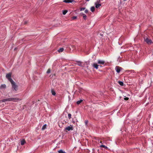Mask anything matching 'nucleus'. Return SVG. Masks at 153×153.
<instances>
[{
    "instance_id": "obj_1",
    "label": "nucleus",
    "mask_w": 153,
    "mask_h": 153,
    "mask_svg": "<svg viewBox=\"0 0 153 153\" xmlns=\"http://www.w3.org/2000/svg\"><path fill=\"white\" fill-rule=\"evenodd\" d=\"M10 82L12 85V88L15 91H16L18 90V86L13 81Z\"/></svg>"
},
{
    "instance_id": "obj_2",
    "label": "nucleus",
    "mask_w": 153,
    "mask_h": 153,
    "mask_svg": "<svg viewBox=\"0 0 153 153\" xmlns=\"http://www.w3.org/2000/svg\"><path fill=\"white\" fill-rule=\"evenodd\" d=\"M144 40L148 44L150 45L152 43L151 40L147 37L144 38Z\"/></svg>"
},
{
    "instance_id": "obj_3",
    "label": "nucleus",
    "mask_w": 153,
    "mask_h": 153,
    "mask_svg": "<svg viewBox=\"0 0 153 153\" xmlns=\"http://www.w3.org/2000/svg\"><path fill=\"white\" fill-rule=\"evenodd\" d=\"M11 73L7 74H6V77L10 82H12L13 81L11 79Z\"/></svg>"
},
{
    "instance_id": "obj_4",
    "label": "nucleus",
    "mask_w": 153,
    "mask_h": 153,
    "mask_svg": "<svg viewBox=\"0 0 153 153\" xmlns=\"http://www.w3.org/2000/svg\"><path fill=\"white\" fill-rule=\"evenodd\" d=\"M10 101H13L14 102H16L19 101L21 100V99L17 98H10Z\"/></svg>"
},
{
    "instance_id": "obj_5",
    "label": "nucleus",
    "mask_w": 153,
    "mask_h": 153,
    "mask_svg": "<svg viewBox=\"0 0 153 153\" xmlns=\"http://www.w3.org/2000/svg\"><path fill=\"white\" fill-rule=\"evenodd\" d=\"M121 69V68L119 66H116L115 67V70H116V71L117 72V73H119L120 72Z\"/></svg>"
},
{
    "instance_id": "obj_6",
    "label": "nucleus",
    "mask_w": 153,
    "mask_h": 153,
    "mask_svg": "<svg viewBox=\"0 0 153 153\" xmlns=\"http://www.w3.org/2000/svg\"><path fill=\"white\" fill-rule=\"evenodd\" d=\"M6 85L5 84H2L0 86V89L4 90L6 88Z\"/></svg>"
},
{
    "instance_id": "obj_7",
    "label": "nucleus",
    "mask_w": 153,
    "mask_h": 153,
    "mask_svg": "<svg viewBox=\"0 0 153 153\" xmlns=\"http://www.w3.org/2000/svg\"><path fill=\"white\" fill-rule=\"evenodd\" d=\"M65 129L68 131H70V130H73V128L72 127L71 125L70 126L66 127L65 128Z\"/></svg>"
},
{
    "instance_id": "obj_8",
    "label": "nucleus",
    "mask_w": 153,
    "mask_h": 153,
    "mask_svg": "<svg viewBox=\"0 0 153 153\" xmlns=\"http://www.w3.org/2000/svg\"><path fill=\"white\" fill-rule=\"evenodd\" d=\"M7 101H10V98L4 99L0 101V102H4Z\"/></svg>"
},
{
    "instance_id": "obj_9",
    "label": "nucleus",
    "mask_w": 153,
    "mask_h": 153,
    "mask_svg": "<svg viewBox=\"0 0 153 153\" xmlns=\"http://www.w3.org/2000/svg\"><path fill=\"white\" fill-rule=\"evenodd\" d=\"M98 63L100 64H102L103 65L105 63V62L103 60H99L98 61Z\"/></svg>"
},
{
    "instance_id": "obj_10",
    "label": "nucleus",
    "mask_w": 153,
    "mask_h": 153,
    "mask_svg": "<svg viewBox=\"0 0 153 153\" xmlns=\"http://www.w3.org/2000/svg\"><path fill=\"white\" fill-rule=\"evenodd\" d=\"M74 1V0H64L63 1V2H65V3H71Z\"/></svg>"
},
{
    "instance_id": "obj_11",
    "label": "nucleus",
    "mask_w": 153,
    "mask_h": 153,
    "mask_svg": "<svg viewBox=\"0 0 153 153\" xmlns=\"http://www.w3.org/2000/svg\"><path fill=\"white\" fill-rule=\"evenodd\" d=\"M99 65L97 63H94L93 65V66L94 67V68L96 69L98 68V67Z\"/></svg>"
},
{
    "instance_id": "obj_12",
    "label": "nucleus",
    "mask_w": 153,
    "mask_h": 153,
    "mask_svg": "<svg viewBox=\"0 0 153 153\" xmlns=\"http://www.w3.org/2000/svg\"><path fill=\"white\" fill-rule=\"evenodd\" d=\"M95 7L96 8H98L100 6H101V4H97L95 3Z\"/></svg>"
},
{
    "instance_id": "obj_13",
    "label": "nucleus",
    "mask_w": 153,
    "mask_h": 153,
    "mask_svg": "<svg viewBox=\"0 0 153 153\" xmlns=\"http://www.w3.org/2000/svg\"><path fill=\"white\" fill-rule=\"evenodd\" d=\"M25 143V141L24 140H22L21 141V144L22 145H23Z\"/></svg>"
},
{
    "instance_id": "obj_14",
    "label": "nucleus",
    "mask_w": 153,
    "mask_h": 153,
    "mask_svg": "<svg viewBox=\"0 0 153 153\" xmlns=\"http://www.w3.org/2000/svg\"><path fill=\"white\" fill-rule=\"evenodd\" d=\"M77 64L79 66H81V67H82L83 66V65H82V62H77Z\"/></svg>"
},
{
    "instance_id": "obj_15",
    "label": "nucleus",
    "mask_w": 153,
    "mask_h": 153,
    "mask_svg": "<svg viewBox=\"0 0 153 153\" xmlns=\"http://www.w3.org/2000/svg\"><path fill=\"white\" fill-rule=\"evenodd\" d=\"M70 49H72V51H73L75 49H76L75 46L74 45H71V48H70Z\"/></svg>"
},
{
    "instance_id": "obj_16",
    "label": "nucleus",
    "mask_w": 153,
    "mask_h": 153,
    "mask_svg": "<svg viewBox=\"0 0 153 153\" xmlns=\"http://www.w3.org/2000/svg\"><path fill=\"white\" fill-rule=\"evenodd\" d=\"M95 7H92L91 8V10L92 12H94L95 10Z\"/></svg>"
},
{
    "instance_id": "obj_17",
    "label": "nucleus",
    "mask_w": 153,
    "mask_h": 153,
    "mask_svg": "<svg viewBox=\"0 0 153 153\" xmlns=\"http://www.w3.org/2000/svg\"><path fill=\"white\" fill-rule=\"evenodd\" d=\"M63 50H64V48H60L58 50V51L59 52H62Z\"/></svg>"
},
{
    "instance_id": "obj_18",
    "label": "nucleus",
    "mask_w": 153,
    "mask_h": 153,
    "mask_svg": "<svg viewBox=\"0 0 153 153\" xmlns=\"http://www.w3.org/2000/svg\"><path fill=\"white\" fill-rule=\"evenodd\" d=\"M46 126H46V124H45V125H44L42 128V130H44L45 128H46Z\"/></svg>"
},
{
    "instance_id": "obj_19",
    "label": "nucleus",
    "mask_w": 153,
    "mask_h": 153,
    "mask_svg": "<svg viewBox=\"0 0 153 153\" xmlns=\"http://www.w3.org/2000/svg\"><path fill=\"white\" fill-rule=\"evenodd\" d=\"M82 15H83V17L84 19L86 20L87 18V16L85 14H82Z\"/></svg>"
},
{
    "instance_id": "obj_20",
    "label": "nucleus",
    "mask_w": 153,
    "mask_h": 153,
    "mask_svg": "<svg viewBox=\"0 0 153 153\" xmlns=\"http://www.w3.org/2000/svg\"><path fill=\"white\" fill-rule=\"evenodd\" d=\"M100 147L104 148H105L106 149H108V148L107 146H105V145H100Z\"/></svg>"
},
{
    "instance_id": "obj_21",
    "label": "nucleus",
    "mask_w": 153,
    "mask_h": 153,
    "mask_svg": "<svg viewBox=\"0 0 153 153\" xmlns=\"http://www.w3.org/2000/svg\"><path fill=\"white\" fill-rule=\"evenodd\" d=\"M68 11L67 10H64L62 11V13L63 15H65L67 12Z\"/></svg>"
},
{
    "instance_id": "obj_22",
    "label": "nucleus",
    "mask_w": 153,
    "mask_h": 153,
    "mask_svg": "<svg viewBox=\"0 0 153 153\" xmlns=\"http://www.w3.org/2000/svg\"><path fill=\"white\" fill-rule=\"evenodd\" d=\"M118 83L121 86H123V83L122 82L119 81L118 82Z\"/></svg>"
},
{
    "instance_id": "obj_23",
    "label": "nucleus",
    "mask_w": 153,
    "mask_h": 153,
    "mask_svg": "<svg viewBox=\"0 0 153 153\" xmlns=\"http://www.w3.org/2000/svg\"><path fill=\"white\" fill-rule=\"evenodd\" d=\"M59 153H66L64 151H63L62 150H60L58 151Z\"/></svg>"
},
{
    "instance_id": "obj_24",
    "label": "nucleus",
    "mask_w": 153,
    "mask_h": 153,
    "mask_svg": "<svg viewBox=\"0 0 153 153\" xmlns=\"http://www.w3.org/2000/svg\"><path fill=\"white\" fill-rule=\"evenodd\" d=\"M51 93H52V94L53 95H55V94H56V92H55L53 91V90H52L51 91Z\"/></svg>"
},
{
    "instance_id": "obj_25",
    "label": "nucleus",
    "mask_w": 153,
    "mask_h": 153,
    "mask_svg": "<svg viewBox=\"0 0 153 153\" xmlns=\"http://www.w3.org/2000/svg\"><path fill=\"white\" fill-rule=\"evenodd\" d=\"M82 100H80L79 101H78L76 103L77 104H79L82 101Z\"/></svg>"
},
{
    "instance_id": "obj_26",
    "label": "nucleus",
    "mask_w": 153,
    "mask_h": 153,
    "mask_svg": "<svg viewBox=\"0 0 153 153\" xmlns=\"http://www.w3.org/2000/svg\"><path fill=\"white\" fill-rule=\"evenodd\" d=\"M77 17L76 16H74L71 18L72 20H74L76 19Z\"/></svg>"
},
{
    "instance_id": "obj_27",
    "label": "nucleus",
    "mask_w": 153,
    "mask_h": 153,
    "mask_svg": "<svg viewBox=\"0 0 153 153\" xmlns=\"http://www.w3.org/2000/svg\"><path fill=\"white\" fill-rule=\"evenodd\" d=\"M68 117L69 119H70L71 118V114H68Z\"/></svg>"
},
{
    "instance_id": "obj_28",
    "label": "nucleus",
    "mask_w": 153,
    "mask_h": 153,
    "mask_svg": "<svg viewBox=\"0 0 153 153\" xmlns=\"http://www.w3.org/2000/svg\"><path fill=\"white\" fill-rule=\"evenodd\" d=\"M50 72H51V70H50V69H48V70H47V74H49V73H50Z\"/></svg>"
},
{
    "instance_id": "obj_29",
    "label": "nucleus",
    "mask_w": 153,
    "mask_h": 153,
    "mask_svg": "<svg viewBox=\"0 0 153 153\" xmlns=\"http://www.w3.org/2000/svg\"><path fill=\"white\" fill-rule=\"evenodd\" d=\"M85 9V7L81 8L80 9V11H82V10H84Z\"/></svg>"
},
{
    "instance_id": "obj_30",
    "label": "nucleus",
    "mask_w": 153,
    "mask_h": 153,
    "mask_svg": "<svg viewBox=\"0 0 153 153\" xmlns=\"http://www.w3.org/2000/svg\"><path fill=\"white\" fill-rule=\"evenodd\" d=\"M88 123V120H86L85 122V123L86 125H87Z\"/></svg>"
},
{
    "instance_id": "obj_31",
    "label": "nucleus",
    "mask_w": 153,
    "mask_h": 153,
    "mask_svg": "<svg viewBox=\"0 0 153 153\" xmlns=\"http://www.w3.org/2000/svg\"><path fill=\"white\" fill-rule=\"evenodd\" d=\"M129 98H128V97H126L124 98V99L125 100H128Z\"/></svg>"
},
{
    "instance_id": "obj_32",
    "label": "nucleus",
    "mask_w": 153,
    "mask_h": 153,
    "mask_svg": "<svg viewBox=\"0 0 153 153\" xmlns=\"http://www.w3.org/2000/svg\"><path fill=\"white\" fill-rule=\"evenodd\" d=\"M88 10H85V13H88Z\"/></svg>"
},
{
    "instance_id": "obj_33",
    "label": "nucleus",
    "mask_w": 153,
    "mask_h": 153,
    "mask_svg": "<svg viewBox=\"0 0 153 153\" xmlns=\"http://www.w3.org/2000/svg\"><path fill=\"white\" fill-rule=\"evenodd\" d=\"M99 142L100 143H102V141H99Z\"/></svg>"
},
{
    "instance_id": "obj_34",
    "label": "nucleus",
    "mask_w": 153,
    "mask_h": 153,
    "mask_svg": "<svg viewBox=\"0 0 153 153\" xmlns=\"http://www.w3.org/2000/svg\"><path fill=\"white\" fill-rule=\"evenodd\" d=\"M87 1H89L90 0H86Z\"/></svg>"
},
{
    "instance_id": "obj_35",
    "label": "nucleus",
    "mask_w": 153,
    "mask_h": 153,
    "mask_svg": "<svg viewBox=\"0 0 153 153\" xmlns=\"http://www.w3.org/2000/svg\"><path fill=\"white\" fill-rule=\"evenodd\" d=\"M123 0L125 1H126V0Z\"/></svg>"
}]
</instances>
